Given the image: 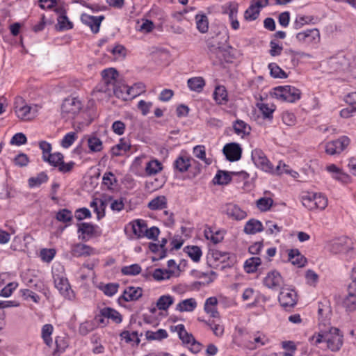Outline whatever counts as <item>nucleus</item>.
<instances>
[{
  "label": "nucleus",
  "mask_w": 356,
  "mask_h": 356,
  "mask_svg": "<svg viewBox=\"0 0 356 356\" xmlns=\"http://www.w3.org/2000/svg\"><path fill=\"white\" fill-rule=\"evenodd\" d=\"M350 143L347 136H341L337 140L330 141L325 145V152L330 155L339 154L343 151Z\"/></svg>",
  "instance_id": "1a4fd4ad"
},
{
  "label": "nucleus",
  "mask_w": 356,
  "mask_h": 356,
  "mask_svg": "<svg viewBox=\"0 0 356 356\" xmlns=\"http://www.w3.org/2000/svg\"><path fill=\"white\" fill-rule=\"evenodd\" d=\"M162 170L161 163L157 160L150 161L147 163L145 172L148 175L157 174Z\"/></svg>",
  "instance_id": "3c124183"
},
{
  "label": "nucleus",
  "mask_w": 356,
  "mask_h": 356,
  "mask_svg": "<svg viewBox=\"0 0 356 356\" xmlns=\"http://www.w3.org/2000/svg\"><path fill=\"white\" fill-rule=\"evenodd\" d=\"M88 145L90 150L94 152H100L103 148L102 140L96 136H90L88 138Z\"/></svg>",
  "instance_id": "09e8293b"
},
{
  "label": "nucleus",
  "mask_w": 356,
  "mask_h": 356,
  "mask_svg": "<svg viewBox=\"0 0 356 356\" xmlns=\"http://www.w3.org/2000/svg\"><path fill=\"white\" fill-rule=\"evenodd\" d=\"M231 180L232 177L229 172L219 170L213 179V182L219 185H225L229 183Z\"/></svg>",
  "instance_id": "c03bdc74"
},
{
  "label": "nucleus",
  "mask_w": 356,
  "mask_h": 356,
  "mask_svg": "<svg viewBox=\"0 0 356 356\" xmlns=\"http://www.w3.org/2000/svg\"><path fill=\"white\" fill-rule=\"evenodd\" d=\"M264 284L266 287L277 291L282 288L284 280L281 274L274 270L268 273L264 279Z\"/></svg>",
  "instance_id": "9b49d317"
},
{
  "label": "nucleus",
  "mask_w": 356,
  "mask_h": 356,
  "mask_svg": "<svg viewBox=\"0 0 356 356\" xmlns=\"http://www.w3.org/2000/svg\"><path fill=\"white\" fill-rule=\"evenodd\" d=\"M238 13V4L236 1L228 2L222 6V13L228 16V22L234 31H237L240 28Z\"/></svg>",
  "instance_id": "0eeeda50"
},
{
  "label": "nucleus",
  "mask_w": 356,
  "mask_h": 356,
  "mask_svg": "<svg viewBox=\"0 0 356 356\" xmlns=\"http://www.w3.org/2000/svg\"><path fill=\"white\" fill-rule=\"evenodd\" d=\"M102 83L99 90L103 88L104 89L108 88H113L118 83L117 77L118 76V72L113 68H108L102 72Z\"/></svg>",
  "instance_id": "2eb2a0df"
},
{
  "label": "nucleus",
  "mask_w": 356,
  "mask_h": 356,
  "mask_svg": "<svg viewBox=\"0 0 356 356\" xmlns=\"http://www.w3.org/2000/svg\"><path fill=\"white\" fill-rule=\"evenodd\" d=\"M174 302L173 298L170 295H164L161 296L157 302L156 307L160 310H167L168 307Z\"/></svg>",
  "instance_id": "37998d69"
},
{
  "label": "nucleus",
  "mask_w": 356,
  "mask_h": 356,
  "mask_svg": "<svg viewBox=\"0 0 356 356\" xmlns=\"http://www.w3.org/2000/svg\"><path fill=\"white\" fill-rule=\"evenodd\" d=\"M14 104L16 115L23 121H30L34 119L40 108L37 104H28L26 100L19 96L15 98Z\"/></svg>",
  "instance_id": "f03ea898"
},
{
  "label": "nucleus",
  "mask_w": 356,
  "mask_h": 356,
  "mask_svg": "<svg viewBox=\"0 0 356 356\" xmlns=\"http://www.w3.org/2000/svg\"><path fill=\"white\" fill-rule=\"evenodd\" d=\"M260 11L258 8L254 7L252 4L248 8L244 13V19L246 21H254L258 18Z\"/></svg>",
  "instance_id": "4d7b16f0"
},
{
  "label": "nucleus",
  "mask_w": 356,
  "mask_h": 356,
  "mask_svg": "<svg viewBox=\"0 0 356 356\" xmlns=\"http://www.w3.org/2000/svg\"><path fill=\"white\" fill-rule=\"evenodd\" d=\"M233 128L235 133L238 135L243 136L249 134L250 127H248V124L243 120H236L233 124Z\"/></svg>",
  "instance_id": "603ef678"
},
{
  "label": "nucleus",
  "mask_w": 356,
  "mask_h": 356,
  "mask_svg": "<svg viewBox=\"0 0 356 356\" xmlns=\"http://www.w3.org/2000/svg\"><path fill=\"white\" fill-rule=\"evenodd\" d=\"M95 329V324L91 321H86L80 324L79 332L80 334L85 336Z\"/></svg>",
  "instance_id": "338daca9"
},
{
  "label": "nucleus",
  "mask_w": 356,
  "mask_h": 356,
  "mask_svg": "<svg viewBox=\"0 0 356 356\" xmlns=\"http://www.w3.org/2000/svg\"><path fill=\"white\" fill-rule=\"evenodd\" d=\"M141 272V267L138 264H132L122 268V273L126 275H136Z\"/></svg>",
  "instance_id": "774afa93"
},
{
  "label": "nucleus",
  "mask_w": 356,
  "mask_h": 356,
  "mask_svg": "<svg viewBox=\"0 0 356 356\" xmlns=\"http://www.w3.org/2000/svg\"><path fill=\"white\" fill-rule=\"evenodd\" d=\"M56 219L61 222H70L73 219V215L71 211L67 209L59 210L56 214Z\"/></svg>",
  "instance_id": "de8ad7c7"
},
{
  "label": "nucleus",
  "mask_w": 356,
  "mask_h": 356,
  "mask_svg": "<svg viewBox=\"0 0 356 356\" xmlns=\"http://www.w3.org/2000/svg\"><path fill=\"white\" fill-rule=\"evenodd\" d=\"M209 254L215 261H220V262H225L229 259V253L227 252H222L218 250H211Z\"/></svg>",
  "instance_id": "13d9d810"
},
{
  "label": "nucleus",
  "mask_w": 356,
  "mask_h": 356,
  "mask_svg": "<svg viewBox=\"0 0 356 356\" xmlns=\"http://www.w3.org/2000/svg\"><path fill=\"white\" fill-rule=\"evenodd\" d=\"M309 341L314 346L325 342L327 349L332 352H337L342 347L343 339V334L338 328L329 327L327 330L325 327L320 328L317 334L309 338Z\"/></svg>",
  "instance_id": "f257e3e1"
},
{
  "label": "nucleus",
  "mask_w": 356,
  "mask_h": 356,
  "mask_svg": "<svg viewBox=\"0 0 356 356\" xmlns=\"http://www.w3.org/2000/svg\"><path fill=\"white\" fill-rule=\"evenodd\" d=\"M47 179V175L44 172H40L36 177H31L29 179V184L31 187L37 186L46 182Z\"/></svg>",
  "instance_id": "e2e57ef3"
},
{
  "label": "nucleus",
  "mask_w": 356,
  "mask_h": 356,
  "mask_svg": "<svg viewBox=\"0 0 356 356\" xmlns=\"http://www.w3.org/2000/svg\"><path fill=\"white\" fill-rule=\"evenodd\" d=\"M71 252L73 256L79 257L93 254L95 250L89 245L83 243H77L72 246Z\"/></svg>",
  "instance_id": "a211bd4d"
},
{
  "label": "nucleus",
  "mask_w": 356,
  "mask_h": 356,
  "mask_svg": "<svg viewBox=\"0 0 356 356\" xmlns=\"http://www.w3.org/2000/svg\"><path fill=\"white\" fill-rule=\"evenodd\" d=\"M186 252L195 262L199 261L202 256V250L198 246H188Z\"/></svg>",
  "instance_id": "864d4df0"
},
{
  "label": "nucleus",
  "mask_w": 356,
  "mask_h": 356,
  "mask_svg": "<svg viewBox=\"0 0 356 356\" xmlns=\"http://www.w3.org/2000/svg\"><path fill=\"white\" fill-rule=\"evenodd\" d=\"M54 327L51 324H45L42 327V337L44 342L48 346H51L52 343L51 334Z\"/></svg>",
  "instance_id": "49530a36"
},
{
  "label": "nucleus",
  "mask_w": 356,
  "mask_h": 356,
  "mask_svg": "<svg viewBox=\"0 0 356 356\" xmlns=\"http://www.w3.org/2000/svg\"><path fill=\"white\" fill-rule=\"evenodd\" d=\"M209 54L211 58H216L219 61H222V45L220 46L218 44H213L209 42L208 44Z\"/></svg>",
  "instance_id": "ea45409f"
},
{
  "label": "nucleus",
  "mask_w": 356,
  "mask_h": 356,
  "mask_svg": "<svg viewBox=\"0 0 356 356\" xmlns=\"http://www.w3.org/2000/svg\"><path fill=\"white\" fill-rule=\"evenodd\" d=\"M44 161H47L49 164L53 166L58 167V165L63 160V155L61 153L56 152L53 154H49L45 159H43Z\"/></svg>",
  "instance_id": "5fc2aeb1"
},
{
  "label": "nucleus",
  "mask_w": 356,
  "mask_h": 356,
  "mask_svg": "<svg viewBox=\"0 0 356 356\" xmlns=\"http://www.w3.org/2000/svg\"><path fill=\"white\" fill-rule=\"evenodd\" d=\"M273 203L270 197H261L257 201V206L261 211H266L270 209Z\"/></svg>",
  "instance_id": "69168bd1"
},
{
  "label": "nucleus",
  "mask_w": 356,
  "mask_h": 356,
  "mask_svg": "<svg viewBox=\"0 0 356 356\" xmlns=\"http://www.w3.org/2000/svg\"><path fill=\"white\" fill-rule=\"evenodd\" d=\"M173 165L177 170L184 172L187 171L191 166V160L187 156H180L175 161Z\"/></svg>",
  "instance_id": "c9c22d12"
},
{
  "label": "nucleus",
  "mask_w": 356,
  "mask_h": 356,
  "mask_svg": "<svg viewBox=\"0 0 356 356\" xmlns=\"http://www.w3.org/2000/svg\"><path fill=\"white\" fill-rule=\"evenodd\" d=\"M122 339H124L127 343L135 342L136 345L140 343V339L137 332H130L129 331H124L120 334Z\"/></svg>",
  "instance_id": "bf43d9fd"
},
{
  "label": "nucleus",
  "mask_w": 356,
  "mask_h": 356,
  "mask_svg": "<svg viewBox=\"0 0 356 356\" xmlns=\"http://www.w3.org/2000/svg\"><path fill=\"white\" fill-rule=\"evenodd\" d=\"M257 107L261 112L264 118L273 119V114L276 108L273 103L257 102Z\"/></svg>",
  "instance_id": "bb28decb"
},
{
  "label": "nucleus",
  "mask_w": 356,
  "mask_h": 356,
  "mask_svg": "<svg viewBox=\"0 0 356 356\" xmlns=\"http://www.w3.org/2000/svg\"><path fill=\"white\" fill-rule=\"evenodd\" d=\"M213 98L218 104H226L228 102L227 92L222 86L216 87L213 92Z\"/></svg>",
  "instance_id": "c756f323"
},
{
  "label": "nucleus",
  "mask_w": 356,
  "mask_h": 356,
  "mask_svg": "<svg viewBox=\"0 0 356 356\" xmlns=\"http://www.w3.org/2000/svg\"><path fill=\"white\" fill-rule=\"evenodd\" d=\"M90 207L93 208L94 211L97 215L98 220L101 219L105 215V209L106 207V201L101 199L95 198L90 204Z\"/></svg>",
  "instance_id": "c85d7f7f"
},
{
  "label": "nucleus",
  "mask_w": 356,
  "mask_h": 356,
  "mask_svg": "<svg viewBox=\"0 0 356 356\" xmlns=\"http://www.w3.org/2000/svg\"><path fill=\"white\" fill-rule=\"evenodd\" d=\"M302 204L309 210L315 209L314 193H308L301 197Z\"/></svg>",
  "instance_id": "052dcab7"
},
{
  "label": "nucleus",
  "mask_w": 356,
  "mask_h": 356,
  "mask_svg": "<svg viewBox=\"0 0 356 356\" xmlns=\"http://www.w3.org/2000/svg\"><path fill=\"white\" fill-rule=\"evenodd\" d=\"M133 233L138 238L144 237L147 231V225L143 220H136L129 223Z\"/></svg>",
  "instance_id": "4be33fe9"
},
{
  "label": "nucleus",
  "mask_w": 356,
  "mask_h": 356,
  "mask_svg": "<svg viewBox=\"0 0 356 356\" xmlns=\"http://www.w3.org/2000/svg\"><path fill=\"white\" fill-rule=\"evenodd\" d=\"M268 69L270 70V75L274 78L284 79L287 77L286 72L275 63H270Z\"/></svg>",
  "instance_id": "6e6d98bb"
},
{
  "label": "nucleus",
  "mask_w": 356,
  "mask_h": 356,
  "mask_svg": "<svg viewBox=\"0 0 356 356\" xmlns=\"http://www.w3.org/2000/svg\"><path fill=\"white\" fill-rule=\"evenodd\" d=\"M101 313L108 319H112L114 322L119 323L122 321V318L119 312L110 307H105L101 310Z\"/></svg>",
  "instance_id": "79ce46f5"
},
{
  "label": "nucleus",
  "mask_w": 356,
  "mask_h": 356,
  "mask_svg": "<svg viewBox=\"0 0 356 356\" xmlns=\"http://www.w3.org/2000/svg\"><path fill=\"white\" fill-rule=\"evenodd\" d=\"M130 144L125 138H121L119 143L112 147L111 154L113 156L122 155V152H127L130 149Z\"/></svg>",
  "instance_id": "72a5a7b5"
},
{
  "label": "nucleus",
  "mask_w": 356,
  "mask_h": 356,
  "mask_svg": "<svg viewBox=\"0 0 356 356\" xmlns=\"http://www.w3.org/2000/svg\"><path fill=\"white\" fill-rule=\"evenodd\" d=\"M104 19L103 15L95 17L88 14H82L81 16V22L88 26L94 33L99 32L101 23Z\"/></svg>",
  "instance_id": "dca6fc26"
},
{
  "label": "nucleus",
  "mask_w": 356,
  "mask_h": 356,
  "mask_svg": "<svg viewBox=\"0 0 356 356\" xmlns=\"http://www.w3.org/2000/svg\"><path fill=\"white\" fill-rule=\"evenodd\" d=\"M263 229L264 227L259 220L250 219L245 223L243 231L247 234H254Z\"/></svg>",
  "instance_id": "b1692460"
},
{
  "label": "nucleus",
  "mask_w": 356,
  "mask_h": 356,
  "mask_svg": "<svg viewBox=\"0 0 356 356\" xmlns=\"http://www.w3.org/2000/svg\"><path fill=\"white\" fill-rule=\"evenodd\" d=\"M249 332L245 328L236 327L235 334V340L244 346H247L248 343L252 344V341L248 338Z\"/></svg>",
  "instance_id": "58836bf2"
},
{
  "label": "nucleus",
  "mask_w": 356,
  "mask_h": 356,
  "mask_svg": "<svg viewBox=\"0 0 356 356\" xmlns=\"http://www.w3.org/2000/svg\"><path fill=\"white\" fill-rule=\"evenodd\" d=\"M227 215L236 220L244 219L247 214L246 212L242 210L236 204H229L226 206Z\"/></svg>",
  "instance_id": "6ab92c4d"
},
{
  "label": "nucleus",
  "mask_w": 356,
  "mask_h": 356,
  "mask_svg": "<svg viewBox=\"0 0 356 356\" xmlns=\"http://www.w3.org/2000/svg\"><path fill=\"white\" fill-rule=\"evenodd\" d=\"M197 307V302L194 298H188L177 304L176 309L180 312H193Z\"/></svg>",
  "instance_id": "7c9ffc66"
},
{
  "label": "nucleus",
  "mask_w": 356,
  "mask_h": 356,
  "mask_svg": "<svg viewBox=\"0 0 356 356\" xmlns=\"http://www.w3.org/2000/svg\"><path fill=\"white\" fill-rule=\"evenodd\" d=\"M218 305V300L216 297H210L205 301L204 309L206 313L209 314L213 318L219 316V313L217 311L216 306Z\"/></svg>",
  "instance_id": "5701e85b"
},
{
  "label": "nucleus",
  "mask_w": 356,
  "mask_h": 356,
  "mask_svg": "<svg viewBox=\"0 0 356 356\" xmlns=\"http://www.w3.org/2000/svg\"><path fill=\"white\" fill-rule=\"evenodd\" d=\"M205 236L207 239L211 240L214 244L220 243L224 238L222 232L217 231L213 232L211 230L205 231Z\"/></svg>",
  "instance_id": "0e129e2a"
},
{
  "label": "nucleus",
  "mask_w": 356,
  "mask_h": 356,
  "mask_svg": "<svg viewBox=\"0 0 356 356\" xmlns=\"http://www.w3.org/2000/svg\"><path fill=\"white\" fill-rule=\"evenodd\" d=\"M138 86L140 88V91L135 92V87H128L126 85L117 83L114 87L105 89L102 88L100 91L108 92L109 95L113 92L118 98L127 100L128 99L135 97L145 91V86L143 83H138L136 87Z\"/></svg>",
  "instance_id": "7ed1b4c3"
},
{
  "label": "nucleus",
  "mask_w": 356,
  "mask_h": 356,
  "mask_svg": "<svg viewBox=\"0 0 356 356\" xmlns=\"http://www.w3.org/2000/svg\"><path fill=\"white\" fill-rule=\"evenodd\" d=\"M81 102L76 97H68L65 98L61 106V112L63 117L67 118H74L81 110Z\"/></svg>",
  "instance_id": "423d86ee"
},
{
  "label": "nucleus",
  "mask_w": 356,
  "mask_h": 356,
  "mask_svg": "<svg viewBox=\"0 0 356 356\" xmlns=\"http://www.w3.org/2000/svg\"><path fill=\"white\" fill-rule=\"evenodd\" d=\"M96 226L88 222H82L78 224V232H81L83 235L92 236L95 234Z\"/></svg>",
  "instance_id": "8fccbe9b"
},
{
  "label": "nucleus",
  "mask_w": 356,
  "mask_h": 356,
  "mask_svg": "<svg viewBox=\"0 0 356 356\" xmlns=\"http://www.w3.org/2000/svg\"><path fill=\"white\" fill-rule=\"evenodd\" d=\"M297 41L302 44L312 45L320 41V33L317 29H307L296 34Z\"/></svg>",
  "instance_id": "6e6552de"
},
{
  "label": "nucleus",
  "mask_w": 356,
  "mask_h": 356,
  "mask_svg": "<svg viewBox=\"0 0 356 356\" xmlns=\"http://www.w3.org/2000/svg\"><path fill=\"white\" fill-rule=\"evenodd\" d=\"M167 199L164 195L157 196L152 199L147 205L150 210H161L166 208Z\"/></svg>",
  "instance_id": "2f4dec72"
},
{
  "label": "nucleus",
  "mask_w": 356,
  "mask_h": 356,
  "mask_svg": "<svg viewBox=\"0 0 356 356\" xmlns=\"http://www.w3.org/2000/svg\"><path fill=\"white\" fill-rule=\"evenodd\" d=\"M57 271V270L53 271L55 287L63 297L70 300H73L74 298V293L71 289L68 280L63 273H56Z\"/></svg>",
  "instance_id": "39448f33"
},
{
  "label": "nucleus",
  "mask_w": 356,
  "mask_h": 356,
  "mask_svg": "<svg viewBox=\"0 0 356 356\" xmlns=\"http://www.w3.org/2000/svg\"><path fill=\"white\" fill-rule=\"evenodd\" d=\"M222 152L229 161H238L241 157L242 149L235 143L227 144L224 146Z\"/></svg>",
  "instance_id": "4468645a"
},
{
  "label": "nucleus",
  "mask_w": 356,
  "mask_h": 356,
  "mask_svg": "<svg viewBox=\"0 0 356 356\" xmlns=\"http://www.w3.org/2000/svg\"><path fill=\"white\" fill-rule=\"evenodd\" d=\"M187 84L190 90L200 92L205 86V81L202 77H193L188 80Z\"/></svg>",
  "instance_id": "473e14b6"
},
{
  "label": "nucleus",
  "mask_w": 356,
  "mask_h": 356,
  "mask_svg": "<svg viewBox=\"0 0 356 356\" xmlns=\"http://www.w3.org/2000/svg\"><path fill=\"white\" fill-rule=\"evenodd\" d=\"M168 336V332L165 330L159 329L155 332L154 331H147L145 333V337L148 340H158L161 341L163 339L167 338Z\"/></svg>",
  "instance_id": "a18cd8bd"
},
{
  "label": "nucleus",
  "mask_w": 356,
  "mask_h": 356,
  "mask_svg": "<svg viewBox=\"0 0 356 356\" xmlns=\"http://www.w3.org/2000/svg\"><path fill=\"white\" fill-rule=\"evenodd\" d=\"M196 26L202 33H205L209 29V21L205 14H197L195 16Z\"/></svg>",
  "instance_id": "4c0bfd02"
},
{
  "label": "nucleus",
  "mask_w": 356,
  "mask_h": 356,
  "mask_svg": "<svg viewBox=\"0 0 356 356\" xmlns=\"http://www.w3.org/2000/svg\"><path fill=\"white\" fill-rule=\"evenodd\" d=\"M296 293L293 290L282 289L279 295V302L284 307H291L296 304Z\"/></svg>",
  "instance_id": "ddd939ff"
},
{
  "label": "nucleus",
  "mask_w": 356,
  "mask_h": 356,
  "mask_svg": "<svg viewBox=\"0 0 356 356\" xmlns=\"http://www.w3.org/2000/svg\"><path fill=\"white\" fill-rule=\"evenodd\" d=\"M77 134L76 132L72 131L70 133H67L65 136L63 137L62 141H61V145L64 148H68L70 147L74 142L77 139Z\"/></svg>",
  "instance_id": "680f3d73"
},
{
  "label": "nucleus",
  "mask_w": 356,
  "mask_h": 356,
  "mask_svg": "<svg viewBox=\"0 0 356 356\" xmlns=\"http://www.w3.org/2000/svg\"><path fill=\"white\" fill-rule=\"evenodd\" d=\"M261 264L259 257H251L247 259L244 264V269L248 273H252L257 270V267Z\"/></svg>",
  "instance_id": "a19ab883"
},
{
  "label": "nucleus",
  "mask_w": 356,
  "mask_h": 356,
  "mask_svg": "<svg viewBox=\"0 0 356 356\" xmlns=\"http://www.w3.org/2000/svg\"><path fill=\"white\" fill-rule=\"evenodd\" d=\"M289 260L298 268L303 267L307 263L306 258L297 249L291 250L289 252Z\"/></svg>",
  "instance_id": "412c9836"
},
{
  "label": "nucleus",
  "mask_w": 356,
  "mask_h": 356,
  "mask_svg": "<svg viewBox=\"0 0 356 356\" xmlns=\"http://www.w3.org/2000/svg\"><path fill=\"white\" fill-rule=\"evenodd\" d=\"M353 249V242L352 239L343 236L335 240L330 247V251L334 254L347 253Z\"/></svg>",
  "instance_id": "9d476101"
},
{
  "label": "nucleus",
  "mask_w": 356,
  "mask_h": 356,
  "mask_svg": "<svg viewBox=\"0 0 356 356\" xmlns=\"http://www.w3.org/2000/svg\"><path fill=\"white\" fill-rule=\"evenodd\" d=\"M143 295V290L140 287L129 286L123 292L120 300L125 302L136 301Z\"/></svg>",
  "instance_id": "f3484780"
},
{
  "label": "nucleus",
  "mask_w": 356,
  "mask_h": 356,
  "mask_svg": "<svg viewBox=\"0 0 356 356\" xmlns=\"http://www.w3.org/2000/svg\"><path fill=\"white\" fill-rule=\"evenodd\" d=\"M55 11L59 15L57 19L59 31L68 30L72 28V23L66 16L65 11L62 8H56Z\"/></svg>",
  "instance_id": "aec40b11"
},
{
  "label": "nucleus",
  "mask_w": 356,
  "mask_h": 356,
  "mask_svg": "<svg viewBox=\"0 0 356 356\" xmlns=\"http://www.w3.org/2000/svg\"><path fill=\"white\" fill-rule=\"evenodd\" d=\"M272 95L281 101L294 102L300 98L301 92L293 86H284L275 88Z\"/></svg>",
  "instance_id": "20e7f679"
},
{
  "label": "nucleus",
  "mask_w": 356,
  "mask_h": 356,
  "mask_svg": "<svg viewBox=\"0 0 356 356\" xmlns=\"http://www.w3.org/2000/svg\"><path fill=\"white\" fill-rule=\"evenodd\" d=\"M252 160L254 163L261 170L270 172L273 170L271 164L265 154L259 149H255L252 152Z\"/></svg>",
  "instance_id": "f8f14e48"
},
{
  "label": "nucleus",
  "mask_w": 356,
  "mask_h": 356,
  "mask_svg": "<svg viewBox=\"0 0 356 356\" xmlns=\"http://www.w3.org/2000/svg\"><path fill=\"white\" fill-rule=\"evenodd\" d=\"M269 341L268 338L263 333L257 332L253 333V341L251 343H248L247 347L250 349H254L257 347L266 345Z\"/></svg>",
  "instance_id": "a878e982"
},
{
  "label": "nucleus",
  "mask_w": 356,
  "mask_h": 356,
  "mask_svg": "<svg viewBox=\"0 0 356 356\" xmlns=\"http://www.w3.org/2000/svg\"><path fill=\"white\" fill-rule=\"evenodd\" d=\"M319 326H326V324L329 323L330 320V309L328 307L324 305H318V309Z\"/></svg>",
  "instance_id": "e433bc0d"
},
{
  "label": "nucleus",
  "mask_w": 356,
  "mask_h": 356,
  "mask_svg": "<svg viewBox=\"0 0 356 356\" xmlns=\"http://www.w3.org/2000/svg\"><path fill=\"white\" fill-rule=\"evenodd\" d=\"M179 273H176L175 270L173 269L166 270L161 268H157L154 270L152 274L154 279L157 281L169 280L173 276L177 277Z\"/></svg>",
  "instance_id": "393cba45"
},
{
  "label": "nucleus",
  "mask_w": 356,
  "mask_h": 356,
  "mask_svg": "<svg viewBox=\"0 0 356 356\" xmlns=\"http://www.w3.org/2000/svg\"><path fill=\"white\" fill-rule=\"evenodd\" d=\"M348 295L343 300V306L348 312H354L356 310V289L353 291H350V286L348 288Z\"/></svg>",
  "instance_id": "cd10ccee"
},
{
  "label": "nucleus",
  "mask_w": 356,
  "mask_h": 356,
  "mask_svg": "<svg viewBox=\"0 0 356 356\" xmlns=\"http://www.w3.org/2000/svg\"><path fill=\"white\" fill-rule=\"evenodd\" d=\"M175 331L178 333L179 339L184 343L189 344L192 342L194 337L192 334L188 333L184 325L179 324L175 327Z\"/></svg>",
  "instance_id": "f704fd0d"
}]
</instances>
